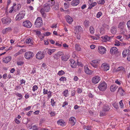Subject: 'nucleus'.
<instances>
[{"label":"nucleus","instance_id":"6","mask_svg":"<svg viewBox=\"0 0 130 130\" xmlns=\"http://www.w3.org/2000/svg\"><path fill=\"white\" fill-rule=\"evenodd\" d=\"M36 56L37 59L41 60L44 58L45 54L43 52L40 51L37 53Z\"/></svg>","mask_w":130,"mask_h":130},{"label":"nucleus","instance_id":"20","mask_svg":"<svg viewBox=\"0 0 130 130\" xmlns=\"http://www.w3.org/2000/svg\"><path fill=\"white\" fill-rule=\"evenodd\" d=\"M79 3V0H73L71 2V5L73 6H75L78 5Z\"/></svg>","mask_w":130,"mask_h":130},{"label":"nucleus","instance_id":"55","mask_svg":"<svg viewBox=\"0 0 130 130\" xmlns=\"http://www.w3.org/2000/svg\"><path fill=\"white\" fill-rule=\"evenodd\" d=\"M61 81H66V78L64 77H62L59 79Z\"/></svg>","mask_w":130,"mask_h":130},{"label":"nucleus","instance_id":"53","mask_svg":"<svg viewBox=\"0 0 130 130\" xmlns=\"http://www.w3.org/2000/svg\"><path fill=\"white\" fill-rule=\"evenodd\" d=\"M51 104L53 106H54L55 105V102L54 101V100L53 99H51Z\"/></svg>","mask_w":130,"mask_h":130},{"label":"nucleus","instance_id":"22","mask_svg":"<svg viewBox=\"0 0 130 130\" xmlns=\"http://www.w3.org/2000/svg\"><path fill=\"white\" fill-rule=\"evenodd\" d=\"M130 50L129 49H127L124 51L122 53V54L124 57H125L129 52Z\"/></svg>","mask_w":130,"mask_h":130},{"label":"nucleus","instance_id":"52","mask_svg":"<svg viewBox=\"0 0 130 130\" xmlns=\"http://www.w3.org/2000/svg\"><path fill=\"white\" fill-rule=\"evenodd\" d=\"M102 13L101 12H99L96 14V17L98 18H100L102 15Z\"/></svg>","mask_w":130,"mask_h":130},{"label":"nucleus","instance_id":"31","mask_svg":"<svg viewBox=\"0 0 130 130\" xmlns=\"http://www.w3.org/2000/svg\"><path fill=\"white\" fill-rule=\"evenodd\" d=\"M21 7V5L19 4L17 5L14 8V11L16 12L19 10Z\"/></svg>","mask_w":130,"mask_h":130},{"label":"nucleus","instance_id":"13","mask_svg":"<svg viewBox=\"0 0 130 130\" xmlns=\"http://www.w3.org/2000/svg\"><path fill=\"white\" fill-rule=\"evenodd\" d=\"M66 18L67 22L69 24H71L73 21L72 18L68 15L66 16Z\"/></svg>","mask_w":130,"mask_h":130},{"label":"nucleus","instance_id":"38","mask_svg":"<svg viewBox=\"0 0 130 130\" xmlns=\"http://www.w3.org/2000/svg\"><path fill=\"white\" fill-rule=\"evenodd\" d=\"M63 95L65 97H67L68 95V91L67 90H65L63 92Z\"/></svg>","mask_w":130,"mask_h":130},{"label":"nucleus","instance_id":"12","mask_svg":"<svg viewBox=\"0 0 130 130\" xmlns=\"http://www.w3.org/2000/svg\"><path fill=\"white\" fill-rule=\"evenodd\" d=\"M2 21L4 24H9L11 22V20L9 18H4L2 19Z\"/></svg>","mask_w":130,"mask_h":130},{"label":"nucleus","instance_id":"49","mask_svg":"<svg viewBox=\"0 0 130 130\" xmlns=\"http://www.w3.org/2000/svg\"><path fill=\"white\" fill-rule=\"evenodd\" d=\"M99 62V61L98 60H93L90 63L98 64Z\"/></svg>","mask_w":130,"mask_h":130},{"label":"nucleus","instance_id":"7","mask_svg":"<svg viewBox=\"0 0 130 130\" xmlns=\"http://www.w3.org/2000/svg\"><path fill=\"white\" fill-rule=\"evenodd\" d=\"M100 80V77L98 76H96L92 78V81L93 83L96 84L99 82Z\"/></svg>","mask_w":130,"mask_h":130},{"label":"nucleus","instance_id":"25","mask_svg":"<svg viewBox=\"0 0 130 130\" xmlns=\"http://www.w3.org/2000/svg\"><path fill=\"white\" fill-rule=\"evenodd\" d=\"M56 51V49H49L48 50L47 53L49 55H51L53 53Z\"/></svg>","mask_w":130,"mask_h":130},{"label":"nucleus","instance_id":"11","mask_svg":"<svg viewBox=\"0 0 130 130\" xmlns=\"http://www.w3.org/2000/svg\"><path fill=\"white\" fill-rule=\"evenodd\" d=\"M102 67L103 70L105 71H107L108 70L109 68V65L106 63L103 64L102 65Z\"/></svg>","mask_w":130,"mask_h":130},{"label":"nucleus","instance_id":"2","mask_svg":"<svg viewBox=\"0 0 130 130\" xmlns=\"http://www.w3.org/2000/svg\"><path fill=\"white\" fill-rule=\"evenodd\" d=\"M43 24V22L42 19L41 17H38L36 20L35 25V27H41Z\"/></svg>","mask_w":130,"mask_h":130},{"label":"nucleus","instance_id":"61","mask_svg":"<svg viewBox=\"0 0 130 130\" xmlns=\"http://www.w3.org/2000/svg\"><path fill=\"white\" fill-rule=\"evenodd\" d=\"M119 42H120L119 41H116V43L115 44V45L117 46H119L120 45Z\"/></svg>","mask_w":130,"mask_h":130},{"label":"nucleus","instance_id":"16","mask_svg":"<svg viewBox=\"0 0 130 130\" xmlns=\"http://www.w3.org/2000/svg\"><path fill=\"white\" fill-rule=\"evenodd\" d=\"M11 59V58L10 56H8L3 59V62L5 63H7Z\"/></svg>","mask_w":130,"mask_h":130},{"label":"nucleus","instance_id":"41","mask_svg":"<svg viewBox=\"0 0 130 130\" xmlns=\"http://www.w3.org/2000/svg\"><path fill=\"white\" fill-rule=\"evenodd\" d=\"M75 28L76 30H78L79 32H80L82 29V27L80 26H77Z\"/></svg>","mask_w":130,"mask_h":130},{"label":"nucleus","instance_id":"17","mask_svg":"<svg viewBox=\"0 0 130 130\" xmlns=\"http://www.w3.org/2000/svg\"><path fill=\"white\" fill-rule=\"evenodd\" d=\"M118 50L117 48L115 47H111L110 50V53L112 54H113L117 53Z\"/></svg>","mask_w":130,"mask_h":130},{"label":"nucleus","instance_id":"57","mask_svg":"<svg viewBox=\"0 0 130 130\" xmlns=\"http://www.w3.org/2000/svg\"><path fill=\"white\" fill-rule=\"evenodd\" d=\"M31 39L30 38L27 39L26 40V42L27 43L29 44L31 42Z\"/></svg>","mask_w":130,"mask_h":130},{"label":"nucleus","instance_id":"59","mask_svg":"<svg viewBox=\"0 0 130 130\" xmlns=\"http://www.w3.org/2000/svg\"><path fill=\"white\" fill-rule=\"evenodd\" d=\"M38 87L37 86L35 85V86H34L33 87L32 90L34 91H35L37 90V89H38Z\"/></svg>","mask_w":130,"mask_h":130},{"label":"nucleus","instance_id":"23","mask_svg":"<svg viewBox=\"0 0 130 130\" xmlns=\"http://www.w3.org/2000/svg\"><path fill=\"white\" fill-rule=\"evenodd\" d=\"M12 30L11 27H9L5 28V29L3 30L2 31L3 33L4 34H5L6 33L11 31Z\"/></svg>","mask_w":130,"mask_h":130},{"label":"nucleus","instance_id":"54","mask_svg":"<svg viewBox=\"0 0 130 130\" xmlns=\"http://www.w3.org/2000/svg\"><path fill=\"white\" fill-rule=\"evenodd\" d=\"M126 24L128 29L130 30V20H129L127 23Z\"/></svg>","mask_w":130,"mask_h":130},{"label":"nucleus","instance_id":"9","mask_svg":"<svg viewBox=\"0 0 130 130\" xmlns=\"http://www.w3.org/2000/svg\"><path fill=\"white\" fill-rule=\"evenodd\" d=\"M23 25L27 28H30L32 26V24L30 21L27 20L24 21L23 23Z\"/></svg>","mask_w":130,"mask_h":130},{"label":"nucleus","instance_id":"19","mask_svg":"<svg viewBox=\"0 0 130 130\" xmlns=\"http://www.w3.org/2000/svg\"><path fill=\"white\" fill-rule=\"evenodd\" d=\"M46 3L49 5L50 7H52L55 4V2L54 0H50Z\"/></svg>","mask_w":130,"mask_h":130},{"label":"nucleus","instance_id":"62","mask_svg":"<svg viewBox=\"0 0 130 130\" xmlns=\"http://www.w3.org/2000/svg\"><path fill=\"white\" fill-rule=\"evenodd\" d=\"M48 91H47V89H43V93L44 94H47Z\"/></svg>","mask_w":130,"mask_h":130},{"label":"nucleus","instance_id":"32","mask_svg":"<svg viewBox=\"0 0 130 130\" xmlns=\"http://www.w3.org/2000/svg\"><path fill=\"white\" fill-rule=\"evenodd\" d=\"M69 57L68 56H62L61 58L62 60L64 61H67V60L69 58Z\"/></svg>","mask_w":130,"mask_h":130},{"label":"nucleus","instance_id":"64","mask_svg":"<svg viewBox=\"0 0 130 130\" xmlns=\"http://www.w3.org/2000/svg\"><path fill=\"white\" fill-rule=\"evenodd\" d=\"M50 113L51 117L54 116L55 115V112H51Z\"/></svg>","mask_w":130,"mask_h":130},{"label":"nucleus","instance_id":"5","mask_svg":"<svg viewBox=\"0 0 130 130\" xmlns=\"http://www.w3.org/2000/svg\"><path fill=\"white\" fill-rule=\"evenodd\" d=\"M25 15V12L24 11H22L20 12L19 14L17 15L15 18L16 20H20L22 19Z\"/></svg>","mask_w":130,"mask_h":130},{"label":"nucleus","instance_id":"21","mask_svg":"<svg viewBox=\"0 0 130 130\" xmlns=\"http://www.w3.org/2000/svg\"><path fill=\"white\" fill-rule=\"evenodd\" d=\"M125 24V22L123 21L122 22H121L119 23L118 26V28L120 29L122 28H124V25Z\"/></svg>","mask_w":130,"mask_h":130},{"label":"nucleus","instance_id":"24","mask_svg":"<svg viewBox=\"0 0 130 130\" xmlns=\"http://www.w3.org/2000/svg\"><path fill=\"white\" fill-rule=\"evenodd\" d=\"M118 88V86H114L113 85H111L110 87V89L111 92H114Z\"/></svg>","mask_w":130,"mask_h":130},{"label":"nucleus","instance_id":"50","mask_svg":"<svg viewBox=\"0 0 130 130\" xmlns=\"http://www.w3.org/2000/svg\"><path fill=\"white\" fill-rule=\"evenodd\" d=\"M27 127L29 129H31L32 128V126L31 124H29L27 125Z\"/></svg>","mask_w":130,"mask_h":130},{"label":"nucleus","instance_id":"35","mask_svg":"<svg viewBox=\"0 0 130 130\" xmlns=\"http://www.w3.org/2000/svg\"><path fill=\"white\" fill-rule=\"evenodd\" d=\"M53 9L54 10H57L59 9V5L58 4H56L54 5L53 8Z\"/></svg>","mask_w":130,"mask_h":130},{"label":"nucleus","instance_id":"51","mask_svg":"<svg viewBox=\"0 0 130 130\" xmlns=\"http://www.w3.org/2000/svg\"><path fill=\"white\" fill-rule=\"evenodd\" d=\"M90 64L92 65V66L95 68H97L98 66V64L91 63H90Z\"/></svg>","mask_w":130,"mask_h":130},{"label":"nucleus","instance_id":"27","mask_svg":"<svg viewBox=\"0 0 130 130\" xmlns=\"http://www.w3.org/2000/svg\"><path fill=\"white\" fill-rule=\"evenodd\" d=\"M70 62L71 63V66L72 68L75 67L76 63L74 60L73 59H71L70 60Z\"/></svg>","mask_w":130,"mask_h":130},{"label":"nucleus","instance_id":"1","mask_svg":"<svg viewBox=\"0 0 130 130\" xmlns=\"http://www.w3.org/2000/svg\"><path fill=\"white\" fill-rule=\"evenodd\" d=\"M107 85L105 82H101L99 84L98 88L100 91H104L106 89Z\"/></svg>","mask_w":130,"mask_h":130},{"label":"nucleus","instance_id":"3","mask_svg":"<svg viewBox=\"0 0 130 130\" xmlns=\"http://www.w3.org/2000/svg\"><path fill=\"white\" fill-rule=\"evenodd\" d=\"M50 9V6L46 3L44 5L43 8L40 9V11L41 13H43L44 12H48Z\"/></svg>","mask_w":130,"mask_h":130},{"label":"nucleus","instance_id":"28","mask_svg":"<svg viewBox=\"0 0 130 130\" xmlns=\"http://www.w3.org/2000/svg\"><path fill=\"white\" fill-rule=\"evenodd\" d=\"M111 32L113 34H115L117 32V29L116 27H113L111 28Z\"/></svg>","mask_w":130,"mask_h":130},{"label":"nucleus","instance_id":"36","mask_svg":"<svg viewBox=\"0 0 130 130\" xmlns=\"http://www.w3.org/2000/svg\"><path fill=\"white\" fill-rule=\"evenodd\" d=\"M97 4L96 2H93L91 3L89 6L88 7V9H91L93 7H94Z\"/></svg>","mask_w":130,"mask_h":130},{"label":"nucleus","instance_id":"47","mask_svg":"<svg viewBox=\"0 0 130 130\" xmlns=\"http://www.w3.org/2000/svg\"><path fill=\"white\" fill-rule=\"evenodd\" d=\"M32 130H39L38 128V126L36 125H34L32 128Z\"/></svg>","mask_w":130,"mask_h":130},{"label":"nucleus","instance_id":"39","mask_svg":"<svg viewBox=\"0 0 130 130\" xmlns=\"http://www.w3.org/2000/svg\"><path fill=\"white\" fill-rule=\"evenodd\" d=\"M16 4L14 3L13 4V6L11 7V8H10V10L9 11L10 13H11L12 11L14 10V6H16Z\"/></svg>","mask_w":130,"mask_h":130},{"label":"nucleus","instance_id":"18","mask_svg":"<svg viewBox=\"0 0 130 130\" xmlns=\"http://www.w3.org/2000/svg\"><path fill=\"white\" fill-rule=\"evenodd\" d=\"M75 119L73 117H71L69 119L70 123L72 125H74L75 124Z\"/></svg>","mask_w":130,"mask_h":130},{"label":"nucleus","instance_id":"33","mask_svg":"<svg viewBox=\"0 0 130 130\" xmlns=\"http://www.w3.org/2000/svg\"><path fill=\"white\" fill-rule=\"evenodd\" d=\"M76 50L78 51H80L81 50V48L79 44H76L75 45Z\"/></svg>","mask_w":130,"mask_h":130},{"label":"nucleus","instance_id":"14","mask_svg":"<svg viewBox=\"0 0 130 130\" xmlns=\"http://www.w3.org/2000/svg\"><path fill=\"white\" fill-rule=\"evenodd\" d=\"M85 71L86 74L89 75H91L93 73V71L90 70L87 67H85Z\"/></svg>","mask_w":130,"mask_h":130},{"label":"nucleus","instance_id":"4","mask_svg":"<svg viewBox=\"0 0 130 130\" xmlns=\"http://www.w3.org/2000/svg\"><path fill=\"white\" fill-rule=\"evenodd\" d=\"M33 56V53L30 51L27 52L24 54L25 58L27 59H29L32 58Z\"/></svg>","mask_w":130,"mask_h":130},{"label":"nucleus","instance_id":"30","mask_svg":"<svg viewBox=\"0 0 130 130\" xmlns=\"http://www.w3.org/2000/svg\"><path fill=\"white\" fill-rule=\"evenodd\" d=\"M110 109L109 107L107 105H104L103 107V110L106 112L108 111Z\"/></svg>","mask_w":130,"mask_h":130},{"label":"nucleus","instance_id":"58","mask_svg":"<svg viewBox=\"0 0 130 130\" xmlns=\"http://www.w3.org/2000/svg\"><path fill=\"white\" fill-rule=\"evenodd\" d=\"M98 3L99 4H103L105 3V1L104 0H100Z\"/></svg>","mask_w":130,"mask_h":130},{"label":"nucleus","instance_id":"46","mask_svg":"<svg viewBox=\"0 0 130 130\" xmlns=\"http://www.w3.org/2000/svg\"><path fill=\"white\" fill-rule=\"evenodd\" d=\"M112 105L113 107L116 109H117L118 108V106L117 104L116 103H113L112 104Z\"/></svg>","mask_w":130,"mask_h":130},{"label":"nucleus","instance_id":"26","mask_svg":"<svg viewBox=\"0 0 130 130\" xmlns=\"http://www.w3.org/2000/svg\"><path fill=\"white\" fill-rule=\"evenodd\" d=\"M120 33L123 35L125 34L127 32V31L124 28H121L120 29Z\"/></svg>","mask_w":130,"mask_h":130},{"label":"nucleus","instance_id":"48","mask_svg":"<svg viewBox=\"0 0 130 130\" xmlns=\"http://www.w3.org/2000/svg\"><path fill=\"white\" fill-rule=\"evenodd\" d=\"M84 129L85 130H90L91 128L90 126H84Z\"/></svg>","mask_w":130,"mask_h":130},{"label":"nucleus","instance_id":"45","mask_svg":"<svg viewBox=\"0 0 130 130\" xmlns=\"http://www.w3.org/2000/svg\"><path fill=\"white\" fill-rule=\"evenodd\" d=\"M64 73V72L62 70H61L58 72V74L59 75H62Z\"/></svg>","mask_w":130,"mask_h":130},{"label":"nucleus","instance_id":"37","mask_svg":"<svg viewBox=\"0 0 130 130\" xmlns=\"http://www.w3.org/2000/svg\"><path fill=\"white\" fill-rule=\"evenodd\" d=\"M106 111L103 110L102 111L100 112V116L102 117L105 116L106 115Z\"/></svg>","mask_w":130,"mask_h":130},{"label":"nucleus","instance_id":"10","mask_svg":"<svg viewBox=\"0 0 130 130\" xmlns=\"http://www.w3.org/2000/svg\"><path fill=\"white\" fill-rule=\"evenodd\" d=\"M112 37H109L107 36H103L101 37L103 39L102 41L103 42H106L107 41H110V40L111 39Z\"/></svg>","mask_w":130,"mask_h":130},{"label":"nucleus","instance_id":"44","mask_svg":"<svg viewBox=\"0 0 130 130\" xmlns=\"http://www.w3.org/2000/svg\"><path fill=\"white\" fill-rule=\"evenodd\" d=\"M22 52V51H20L17 53H15L14 55V56L15 57H16L18 55L21 54Z\"/></svg>","mask_w":130,"mask_h":130},{"label":"nucleus","instance_id":"8","mask_svg":"<svg viewBox=\"0 0 130 130\" xmlns=\"http://www.w3.org/2000/svg\"><path fill=\"white\" fill-rule=\"evenodd\" d=\"M99 53L101 54H103L105 53L106 51V48L104 47L99 46L98 47Z\"/></svg>","mask_w":130,"mask_h":130},{"label":"nucleus","instance_id":"15","mask_svg":"<svg viewBox=\"0 0 130 130\" xmlns=\"http://www.w3.org/2000/svg\"><path fill=\"white\" fill-rule=\"evenodd\" d=\"M57 123L58 125L60 126H63L66 125V123L63 120L60 119L57 121Z\"/></svg>","mask_w":130,"mask_h":130},{"label":"nucleus","instance_id":"29","mask_svg":"<svg viewBox=\"0 0 130 130\" xmlns=\"http://www.w3.org/2000/svg\"><path fill=\"white\" fill-rule=\"evenodd\" d=\"M116 71L117 72L119 71H125V69L123 67L121 66L118 67Z\"/></svg>","mask_w":130,"mask_h":130},{"label":"nucleus","instance_id":"56","mask_svg":"<svg viewBox=\"0 0 130 130\" xmlns=\"http://www.w3.org/2000/svg\"><path fill=\"white\" fill-rule=\"evenodd\" d=\"M119 103L121 108H122L124 106L123 103L122 102V100H121V101H120L119 102Z\"/></svg>","mask_w":130,"mask_h":130},{"label":"nucleus","instance_id":"43","mask_svg":"<svg viewBox=\"0 0 130 130\" xmlns=\"http://www.w3.org/2000/svg\"><path fill=\"white\" fill-rule=\"evenodd\" d=\"M17 63L18 65L21 66L24 64V62L22 61H18Z\"/></svg>","mask_w":130,"mask_h":130},{"label":"nucleus","instance_id":"60","mask_svg":"<svg viewBox=\"0 0 130 130\" xmlns=\"http://www.w3.org/2000/svg\"><path fill=\"white\" fill-rule=\"evenodd\" d=\"M58 57H59V56H58V53L55 54L54 56V58L56 59H58Z\"/></svg>","mask_w":130,"mask_h":130},{"label":"nucleus","instance_id":"42","mask_svg":"<svg viewBox=\"0 0 130 130\" xmlns=\"http://www.w3.org/2000/svg\"><path fill=\"white\" fill-rule=\"evenodd\" d=\"M89 21L86 20L84 22V25L86 27H87L89 26Z\"/></svg>","mask_w":130,"mask_h":130},{"label":"nucleus","instance_id":"40","mask_svg":"<svg viewBox=\"0 0 130 130\" xmlns=\"http://www.w3.org/2000/svg\"><path fill=\"white\" fill-rule=\"evenodd\" d=\"M90 32L91 34H93L94 33V30L93 27L92 26H90L89 28Z\"/></svg>","mask_w":130,"mask_h":130},{"label":"nucleus","instance_id":"63","mask_svg":"<svg viewBox=\"0 0 130 130\" xmlns=\"http://www.w3.org/2000/svg\"><path fill=\"white\" fill-rule=\"evenodd\" d=\"M57 27V24H53L51 26V27L52 28H56Z\"/></svg>","mask_w":130,"mask_h":130},{"label":"nucleus","instance_id":"34","mask_svg":"<svg viewBox=\"0 0 130 130\" xmlns=\"http://www.w3.org/2000/svg\"><path fill=\"white\" fill-rule=\"evenodd\" d=\"M118 92H119L121 95H122L124 92V91L122 88L119 87L118 88Z\"/></svg>","mask_w":130,"mask_h":130}]
</instances>
